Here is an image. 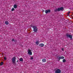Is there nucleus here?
<instances>
[{
	"mask_svg": "<svg viewBox=\"0 0 73 73\" xmlns=\"http://www.w3.org/2000/svg\"><path fill=\"white\" fill-rule=\"evenodd\" d=\"M46 13H50V10H46L45 11Z\"/></svg>",
	"mask_w": 73,
	"mask_h": 73,
	"instance_id": "9",
	"label": "nucleus"
},
{
	"mask_svg": "<svg viewBox=\"0 0 73 73\" xmlns=\"http://www.w3.org/2000/svg\"><path fill=\"white\" fill-rule=\"evenodd\" d=\"M28 54H29L30 55H32V50L29 48L28 51Z\"/></svg>",
	"mask_w": 73,
	"mask_h": 73,
	"instance_id": "3",
	"label": "nucleus"
},
{
	"mask_svg": "<svg viewBox=\"0 0 73 73\" xmlns=\"http://www.w3.org/2000/svg\"><path fill=\"white\" fill-rule=\"evenodd\" d=\"M4 60H7V58H6V57H4Z\"/></svg>",
	"mask_w": 73,
	"mask_h": 73,
	"instance_id": "22",
	"label": "nucleus"
},
{
	"mask_svg": "<svg viewBox=\"0 0 73 73\" xmlns=\"http://www.w3.org/2000/svg\"><path fill=\"white\" fill-rule=\"evenodd\" d=\"M61 71L59 69H57L55 72L56 73H61Z\"/></svg>",
	"mask_w": 73,
	"mask_h": 73,
	"instance_id": "6",
	"label": "nucleus"
},
{
	"mask_svg": "<svg viewBox=\"0 0 73 73\" xmlns=\"http://www.w3.org/2000/svg\"><path fill=\"white\" fill-rule=\"evenodd\" d=\"M64 10V7H61L60 8H58V11H60V10L63 11Z\"/></svg>",
	"mask_w": 73,
	"mask_h": 73,
	"instance_id": "8",
	"label": "nucleus"
},
{
	"mask_svg": "<svg viewBox=\"0 0 73 73\" xmlns=\"http://www.w3.org/2000/svg\"><path fill=\"white\" fill-rule=\"evenodd\" d=\"M28 54H29L30 55H32V50L29 48L28 51Z\"/></svg>",
	"mask_w": 73,
	"mask_h": 73,
	"instance_id": "4",
	"label": "nucleus"
},
{
	"mask_svg": "<svg viewBox=\"0 0 73 73\" xmlns=\"http://www.w3.org/2000/svg\"><path fill=\"white\" fill-rule=\"evenodd\" d=\"M17 62H18V60H17Z\"/></svg>",
	"mask_w": 73,
	"mask_h": 73,
	"instance_id": "25",
	"label": "nucleus"
},
{
	"mask_svg": "<svg viewBox=\"0 0 73 73\" xmlns=\"http://www.w3.org/2000/svg\"><path fill=\"white\" fill-rule=\"evenodd\" d=\"M14 8H15V9H16V8H17V5H14Z\"/></svg>",
	"mask_w": 73,
	"mask_h": 73,
	"instance_id": "12",
	"label": "nucleus"
},
{
	"mask_svg": "<svg viewBox=\"0 0 73 73\" xmlns=\"http://www.w3.org/2000/svg\"><path fill=\"white\" fill-rule=\"evenodd\" d=\"M12 41H14V42H15V41H16V40H14V39H13L12 40Z\"/></svg>",
	"mask_w": 73,
	"mask_h": 73,
	"instance_id": "21",
	"label": "nucleus"
},
{
	"mask_svg": "<svg viewBox=\"0 0 73 73\" xmlns=\"http://www.w3.org/2000/svg\"><path fill=\"white\" fill-rule=\"evenodd\" d=\"M70 11H69L68 13H67V15L68 16H70L69 14H70Z\"/></svg>",
	"mask_w": 73,
	"mask_h": 73,
	"instance_id": "14",
	"label": "nucleus"
},
{
	"mask_svg": "<svg viewBox=\"0 0 73 73\" xmlns=\"http://www.w3.org/2000/svg\"><path fill=\"white\" fill-rule=\"evenodd\" d=\"M14 10H15V9H14V8H12L11 9V11H13Z\"/></svg>",
	"mask_w": 73,
	"mask_h": 73,
	"instance_id": "19",
	"label": "nucleus"
},
{
	"mask_svg": "<svg viewBox=\"0 0 73 73\" xmlns=\"http://www.w3.org/2000/svg\"><path fill=\"white\" fill-rule=\"evenodd\" d=\"M15 61H16V57H13L12 59V62L13 63H15Z\"/></svg>",
	"mask_w": 73,
	"mask_h": 73,
	"instance_id": "7",
	"label": "nucleus"
},
{
	"mask_svg": "<svg viewBox=\"0 0 73 73\" xmlns=\"http://www.w3.org/2000/svg\"><path fill=\"white\" fill-rule=\"evenodd\" d=\"M31 27H32L33 29V31L35 32H37V27L35 26H32V25H31Z\"/></svg>",
	"mask_w": 73,
	"mask_h": 73,
	"instance_id": "1",
	"label": "nucleus"
},
{
	"mask_svg": "<svg viewBox=\"0 0 73 73\" xmlns=\"http://www.w3.org/2000/svg\"><path fill=\"white\" fill-rule=\"evenodd\" d=\"M39 45L40 46H41V47H42V46H44V44L42 43H41V44H40Z\"/></svg>",
	"mask_w": 73,
	"mask_h": 73,
	"instance_id": "10",
	"label": "nucleus"
},
{
	"mask_svg": "<svg viewBox=\"0 0 73 73\" xmlns=\"http://www.w3.org/2000/svg\"><path fill=\"white\" fill-rule=\"evenodd\" d=\"M58 11V9H56L54 10L55 12H57V11Z\"/></svg>",
	"mask_w": 73,
	"mask_h": 73,
	"instance_id": "20",
	"label": "nucleus"
},
{
	"mask_svg": "<svg viewBox=\"0 0 73 73\" xmlns=\"http://www.w3.org/2000/svg\"><path fill=\"white\" fill-rule=\"evenodd\" d=\"M19 60L20 61H23V59L22 58H21L19 59Z\"/></svg>",
	"mask_w": 73,
	"mask_h": 73,
	"instance_id": "15",
	"label": "nucleus"
},
{
	"mask_svg": "<svg viewBox=\"0 0 73 73\" xmlns=\"http://www.w3.org/2000/svg\"><path fill=\"white\" fill-rule=\"evenodd\" d=\"M31 60H33V58L32 57H31Z\"/></svg>",
	"mask_w": 73,
	"mask_h": 73,
	"instance_id": "23",
	"label": "nucleus"
},
{
	"mask_svg": "<svg viewBox=\"0 0 73 73\" xmlns=\"http://www.w3.org/2000/svg\"><path fill=\"white\" fill-rule=\"evenodd\" d=\"M36 45H38V44H39V42H38V41H37L36 42Z\"/></svg>",
	"mask_w": 73,
	"mask_h": 73,
	"instance_id": "18",
	"label": "nucleus"
},
{
	"mask_svg": "<svg viewBox=\"0 0 73 73\" xmlns=\"http://www.w3.org/2000/svg\"><path fill=\"white\" fill-rule=\"evenodd\" d=\"M3 64H4V62H1L0 64V65H3Z\"/></svg>",
	"mask_w": 73,
	"mask_h": 73,
	"instance_id": "17",
	"label": "nucleus"
},
{
	"mask_svg": "<svg viewBox=\"0 0 73 73\" xmlns=\"http://www.w3.org/2000/svg\"><path fill=\"white\" fill-rule=\"evenodd\" d=\"M56 58L58 61H60V60L61 59H64V57L63 56L59 57V56H58Z\"/></svg>",
	"mask_w": 73,
	"mask_h": 73,
	"instance_id": "2",
	"label": "nucleus"
},
{
	"mask_svg": "<svg viewBox=\"0 0 73 73\" xmlns=\"http://www.w3.org/2000/svg\"><path fill=\"white\" fill-rule=\"evenodd\" d=\"M46 59H42V62H46Z\"/></svg>",
	"mask_w": 73,
	"mask_h": 73,
	"instance_id": "11",
	"label": "nucleus"
},
{
	"mask_svg": "<svg viewBox=\"0 0 73 73\" xmlns=\"http://www.w3.org/2000/svg\"><path fill=\"white\" fill-rule=\"evenodd\" d=\"M63 62H66V60L65 59H63L62 60Z\"/></svg>",
	"mask_w": 73,
	"mask_h": 73,
	"instance_id": "16",
	"label": "nucleus"
},
{
	"mask_svg": "<svg viewBox=\"0 0 73 73\" xmlns=\"http://www.w3.org/2000/svg\"><path fill=\"white\" fill-rule=\"evenodd\" d=\"M62 50V51H64V48H62L61 49Z\"/></svg>",
	"mask_w": 73,
	"mask_h": 73,
	"instance_id": "24",
	"label": "nucleus"
},
{
	"mask_svg": "<svg viewBox=\"0 0 73 73\" xmlns=\"http://www.w3.org/2000/svg\"><path fill=\"white\" fill-rule=\"evenodd\" d=\"M5 23L6 25H8L9 24V22L8 21H7L5 22Z\"/></svg>",
	"mask_w": 73,
	"mask_h": 73,
	"instance_id": "13",
	"label": "nucleus"
},
{
	"mask_svg": "<svg viewBox=\"0 0 73 73\" xmlns=\"http://www.w3.org/2000/svg\"><path fill=\"white\" fill-rule=\"evenodd\" d=\"M66 36L67 37H68L70 38V40H72V35H69L68 34H67Z\"/></svg>",
	"mask_w": 73,
	"mask_h": 73,
	"instance_id": "5",
	"label": "nucleus"
}]
</instances>
